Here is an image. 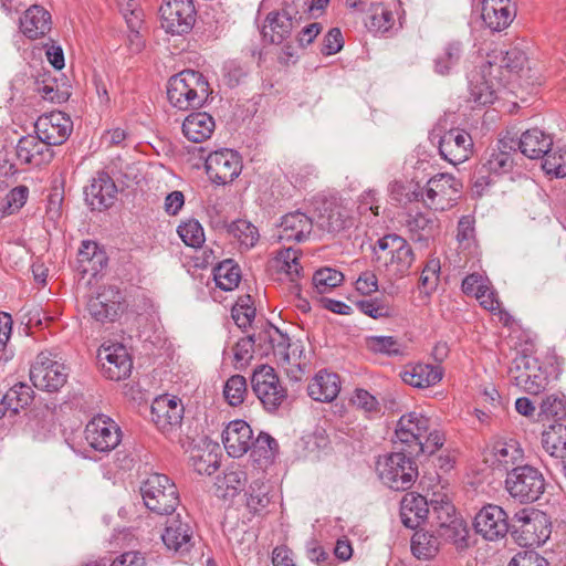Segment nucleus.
Wrapping results in <instances>:
<instances>
[{"label": "nucleus", "instance_id": "1", "mask_svg": "<svg viewBox=\"0 0 566 566\" xmlns=\"http://www.w3.org/2000/svg\"><path fill=\"white\" fill-rule=\"evenodd\" d=\"M490 70H494L496 78L503 88L514 95L527 91L534 83V73L525 52L512 46L509 49L494 48L483 59Z\"/></svg>", "mask_w": 566, "mask_h": 566}, {"label": "nucleus", "instance_id": "2", "mask_svg": "<svg viewBox=\"0 0 566 566\" xmlns=\"http://www.w3.org/2000/svg\"><path fill=\"white\" fill-rule=\"evenodd\" d=\"M377 268L389 282L405 277L415 262V253L408 241L398 234L380 238L373 248Z\"/></svg>", "mask_w": 566, "mask_h": 566}, {"label": "nucleus", "instance_id": "3", "mask_svg": "<svg viewBox=\"0 0 566 566\" xmlns=\"http://www.w3.org/2000/svg\"><path fill=\"white\" fill-rule=\"evenodd\" d=\"M208 93V82L201 73L193 70H185L171 76L167 85L169 103L180 111L201 107Z\"/></svg>", "mask_w": 566, "mask_h": 566}, {"label": "nucleus", "instance_id": "4", "mask_svg": "<svg viewBox=\"0 0 566 566\" xmlns=\"http://www.w3.org/2000/svg\"><path fill=\"white\" fill-rule=\"evenodd\" d=\"M140 492L146 507L160 515L171 514L179 504L177 488L165 474H150L143 482Z\"/></svg>", "mask_w": 566, "mask_h": 566}, {"label": "nucleus", "instance_id": "5", "mask_svg": "<svg viewBox=\"0 0 566 566\" xmlns=\"http://www.w3.org/2000/svg\"><path fill=\"white\" fill-rule=\"evenodd\" d=\"M462 184L453 175L441 172L431 177L420 191V201L430 210L447 211L451 209L461 192Z\"/></svg>", "mask_w": 566, "mask_h": 566}, {"label": "nucleus", "instance_id": "6", "mask_svg": "<svg viewBox=\"0 0 566 566\" xmlns=\"http://www.w3.org/2000/svg\"><path fill=\"white\" fill-rule=\"evenodd\" d=\"M505 489L520 503H531L545 491L543 473L533 465L523 464L511 470L505 479Z\"/></svg>", "mask_w": 566, "mask_h": 566}, {"label": "nucleus", "instance_id": "7", "mask_svg": "<svg viewBox=\"0 0 566 566\" xmlns=\"http://www.w3.org/2000/svg\"><path fill=\"white\" fill-rule=\"evenodd\" d=\"M264 335L272 343L274 355L285 369L287 377L295 381L300 380L306 367V357L302 343L300 340L291 342L277 328L271 327L264 331Z\"/></svg>", "mask_w": 566, "mask_h": 566}, {"label": "nucleus", "instance_id": "8", "mask_svg": "<svg viewBox=\"0 0 566 566\" xmlns=\"http://www.w3.org/2000/svg\"><path fill=\"white\" fill-rule=\"evenodd\" d=\"M69 368L61 359L48 352L40 353L30 369L34 387L49 392L60 390L67 381Z\"/></svg>", "mask_w": 566, "mask_h": 566}, {"label": "nucleus", "instance_id": "9", "mask_svg": "<svg viewBox=\"0 0 566 566\" xmlns=\"http://www.w3.org/2000/svg\"><path fill=\"white\" fill-rule=\"evenodd\" d=\"M377 472L380 480L392 490L408 489L417 476L412 460L403 452L380 458L377 462Z\"/></svg>", "mask_w": 566, "mask_h": 566}, {"label": "nucleus", "instance_id": "10", "mask_svg": "<svg viewBox=\"0 0 566 566\" xmlns=\"http://www.w3.org/2000/svg\"><path fill=\"white\" fill-rule=\"evenodd\" d=\"M512 527L513 532L518 534L522 546H541L551 534L546 514L534 509L516 512Z\"/></svg>", "mask_w": 566, "mask_h": 566}, {"label": "nucleus", "instance_id": "11", "mask_svg": "<svg viewBox=\"0 0 566 566\" xmlns=\"http://www.w3.org/2000/svg\"><path fill=\"white\" fill-rule=\"evenodd\" d=\"M509 373L512 382L531 395H538L549 382L547 370L531 356L516 357Z\"/></svg>", "mask_w": 566, "mask_h": 566}, {"label": "nucleus", "instance_id": "12", "mask_svg": "<svg viewBox=\"0 0 566 566\" xmlns=\"http://www.w3.org/2000/svg\"><path fill=\"white\" fill-rule=\"evenodd\" d=\"M251 386L269 411L276 410L287 397L286 389L281 385L274 368L269 365H260L254 369Z\"/></svg>", "mask_w": 566, "mask_h": 566}, {"label": "nucleus", "instance_id": "13", "mask_svg": "<svg viewBox=\"0 0 566 566\" xmlns=\"http://www.w3.org/2000/svg\"><path fill=\"white\" fill-rule=\"evenodd\" d=\"M205 168L212 184L226 186L240 176L243 164L238 151L223 148L208 155L205 161Z\"/></svg>", "mask_w": 566, "mask_h": 566}, {"label": "nucleus", "instance_id": "14", "mask_svg": "<svg viewBox=\"0 0 566 566\" xmlns=\"http://www.w3.org/2000/svg\"><path fill=\"white\" fill-rule=\"evenodd\" d=\"M93 319L102 324L116 321L124 311V296L118 286L108 284L98 287L87 302Z\"/></svg>", "mask_w": 566, "mask_h": 566}, {"label": "nucleus", "instance_id": "15", "mask_svg": "<svg viewBox=\"0 0 566 566\" xmlns=\"http://www.w3.org/2000/svg\"><path fill=\"white\" fill-rule=\"evenodd\" d=\"M84 436L87 444L101 453H109L122 441L119 426L105 415L93 417L85 427Z\"/></svg>", "mask_w": 566, "mask_h": 566}, {"label": "nucleus", "instance_id": "16", "mask_svg": "<svg viewBox=\"0 0 566 566\" xmlns=\"http://www.w3.org/2000/svg\"><path fill=\"white\" fill-rule=\"evenodd\" d=\"M159 13L161 28L171 34L188 33L196 22L192 0H164Z\"/></svg>", "mask_w": 566, "mask_h": 566}, {"label": "nucleus", "instance_id": "17", "mask_svg": "<svg viewBox=\"0 0 566 566\" xmlns=\"http://www.w3.org/2000/svg\"><path fill=\"white\" fill-rule=\"evenodd\" d=\"M502 90V82L496 78L494 70H490L482 60L469 77L470 99L476 105L484 106L493 103Z\"/></svg>", "mask_w": 566, "mask_h": 566}, {"label": "nucleus", "instance_id": "18", "mask_svg": "<svg viewBox=\"0 0 566 566\" xmlns=\"http://www.w3.org/2000/svg\"><path fill=\"white\" fill-rule=\"evenodd\" d=\"M103 375L111 380H122L132 373L133 363L124 345L103 344L97 353Z\"/></svg>", "mask_w": 566, "mask_h": 566}, {"label": "nucleus", "instance_id": "19", "mask_svg": "<svg viewBox=\"0 0 566 566\" xmlns=\"http://www.w3.org/2000/svg\"><path fill=\"white\" fill-rule=\"evenodd\" d=\"M185 408L176 396L163 395L151 403V420L164 433H169L180 427Z\"/></svg>", "mask_w": 566, "mask_h": 566}, {"label": "nucleus", "instance_id": "20", "mask_svg": "<svg viewBox=\"0 0 566 566\" xmlns=\"http://www.w3.org/2000/svg\"><path fill=\"white\" fill-rule=\"evenodd\" d=\"M473 525L475 532L488 541L503 538L510 530L505 511L494 504L483 506L475 515Z\"/></svg>", "mask_w": 566, "mask_h": 566}, {"label": "nucleus", "instance_id": "21", "mask_svg": "<svg viewBox=\"0 0 566 566\" xmlns=\"http://www.w3.org/2000/svg\"><path fill=\"white\" fill-rule=\"evenodd\" d=\"M296 23L297 11L293 8L285 7L277 11H271L262 27L263 40L271 44H281L290 38Z\"/></svg>", "mask_w": 566, "mask_h": 566}, {"label": "nucleus", "instance_id": "22", "mask_svg": "<svg viewBox=\"0 0 566 566\" xmlns=\"http://www.w3.org/2000/svg\"><path fill=\"white\" fill-rule=\"evenodd\" d=\"M72 129L71 118L62 112L42 115L35 123V133L49 146L62 145L71 135Z\"/></svg>", "mask_w": 566, "mask_h": 566}, {"label": "nucleus", "instance_id": "23", "mask_svg": "<svg viewBox=\"0 0 566 566\" xmlns=\"http://www.w3.org/2000/svg\"><path fill=\"white\" fill-rule=\"evenodd\" d=\"M473 140L465 130L454 128L446 132L439 142L441 157L452 165L461 164L470 158Z\"/></svg>", "mask_w": 566, "mask_h": 566}, {"label": "nucleus", "instance_id": "24", "mask_svg": "<svg viewBox=\"0 0 566 566\" xmlns=\"http://www.w3.org/2000/svg\"><path fill=\"white\" fill-rule=\"evenodd\" d=\"M486 461L493 469L509 473L513 468L523 465L524 450L514 438H499L493 442Z\"/></svg>", "mask_w": 566, "mask_h": 566}, {"label": "nucleus", "instance_id": "25", "mask_svg": "<svg viewBox=\"0 0 566 566\" xmlns=\"http://www.w3.org/2000/svg\"><path fill=\"white\" fill-rule=\"evenodd\" d=\"M429 430L430 419L421 412L411 411L400 417L396 429V437L401 443L407 444L412 450L417 448Z\"/></svg>", "mask_w": 566, "mask_h": 566}, {"label": "nucleus", "instance_id": "26", "mask_svg": "<svg viewBox=\"0 0 566 566\" xmlns=\"http://www.w3.org/2000/svg\"><path fill=\"white\" fill-rule=\"evenodd\" d=\"M161 539L169 551L184 554L192 547V528L179 514L170 516L166 521Z\"/></svg>", "mask_w": 566, "mask_h": 566}, {"label": "nucleus", "instance_id": "27", "mask_svg": "<svg viewBox=\"0 0 566 566\" xmlns=\"http://www.w3.org/2000/svg\"><path fill=\"white\" fill-rule=\"evenodd\" d=\"M117 188L112 178L99 172L92 179L91 184L85 187L84 195L86 203L92 210H104L113 206L116 198Z\"/></svg>", "mask_w": 566, "mask_h": 566}, {"label": "nucleus", "instance_id": "28", "mask_svg": "<svg viewBox=\"0 0 566 566\" xmlns=\"http://www.w3.org/2000/svg\"><path fill=\"white\" fill-rule=\"evenodd\" d=\"M252 439L253 431L243 420L231 421L222 432L224 449L232 458L245 454L251 449Z\"/></svg>", "mask_w": 566, "mask_h": 566}, {"label": "nucleus", "instance_id": "29", "mask_svg": "<svg viewBox=\"0 0 566 566\" xmlns=\"http://www.w3.org/2000/svg\"><path fill=\"white\" fill-rule=\"evenodd\" d=\"M15 153L20 163L35 167L50 163L53 157L51 146L38 134L22 137L18 142Z\"/></svg>", "mask_w": 566, "mask_h": 566}, {"label": "nucleus", "instance_id": "30", "mask_svg": "<svg viewBox=\"0 0 566 566\" xmlns=\"http://www.w3.org/2000/svg\"><path fill=\"white\" fill-rule=\"evenodd\" d=\"M515 15L511 0H483L482 20L492 31H501L510 25Z\"/></svg>", "mask_w": 566, "mask_h": 566}, {"label": "nucleus", "instance_id": "31", "mask_svg": "<svg viewBox=\"0 0 566 566\" xmlns=\"http://www.w3.org/2000/svg\"><path fill=\"white\" fill-rule=\"evenodd\" d=\"M429 515L428 500L416 493H407L400 502V518L409 528L418 527Z\"/></svg>", "mask_w": 566, "mask_h": 566}, {"label": "nucleus", "instance_id": "32", "mask_svg": "<svg viewBox=\"0 0 566 566\" xmlns=\"http://www.w3.org/2000/svg\"><path fill=\"white\" fill-rule=\"evenodd\" d=\"M313 221L305 213L295 211L285 214L279 227V239L282 241H303L312 231Z\"/></svg>", "mask_w": 566, "mask_h": 566}, {"label": "nucleus", "instance_id": "33", "mask_svg": "<svg viewBox=\"0 0 566 566\" xmlns=\"http://www.w3.org/2000/svg\"><path fill=\"white\" fill-rule=\"evenodd\" d=\"M340 390L338 375L326 370H319L307 386L308 396L321 402L333 401Z\"/></svg>", "mask_w": 566, "mask_h": 566}, {"label": "nucleus", "instance_id": "34", "mask_svg": "<svg viewBox=\"0 0 566 566\" xmlns=\"http://www.w3.org/2000/svg\"><path fill=\"white\" fill-rule=\"evenodd\" d=\"M20 30L29 39L45 35L51 30V14L41 6H32L20 19Z\"/></svg>", "mask_w": 566, "mask_h": 566}, {"label": "nucleus", "instance_id": "35", "mask_svg": "<svg viewBox=\"0 0 566 566\" xmlns=\"http://www.w3.org/2000/svg\"><path fill=\"white\" fill-rule=\"evenodd\" d=\"M552 146V136L538 128L527 129L521 135L518 142L521 153L530 159L544 158Z\"/></svg>", "mask_w": 566, "mask_h": 566}, {"label": "nucleus", "instance_id": "36", "mask_svg": "<svg viewBox=\"0 0 566 566\" xmlns=\"http://www.w3.org/2000/svg\"><path fill=\"white\" fill-rule=\"evenodd\" d=\"M214 128L213 117L206 112L191 113L182 123L185 137L193 143H202L209 139Z\"/></svg>", "mask_w": 566, "mask_h": 566}, {"label": "nucleus", "instance_id": "37", "mask_svg": "<svg viewBox=\"0 0 566 566\" xmlns=\"http://www.w3.org/2000/svg\"><path fill=\"white\" fill-rule=\"evenodd\" d=\"M406 226L413 241L427 244L438 231L439 220L433 214L416 212L409 214Z\"/></svg>", "mask_w": 566, "mask_h": 566}, {"label": "nucleus", "instance_id": "38", "mask_svg": "<svg viewBox=\"0 0 566 566\" xmlns=\"http://www.w3.org/2000/svg\"><path fill=\"white\" fill-rule=\"evenodd\" d=\"M402 380L416 388L434 386L442 379V369L429 364H417L403 370Z\"/></svg>", "mask_w": 566, "mask_h": 566}, {"label": "nucleus", "instance_id": "39", "mask_svg": "<svg viewBox=\"0 0 566 566\" xmlns=\"http://www.w3.org/2000/svg\"><path fill=\"white\" fill-rule=\"evenodd\" d=\"M245 507L253 516H264L271 503L270 486L262 480L256 479L250 483L244 492Z\"/></svg>", "mask_w": 566, "mask_h": 566}, {"label": "nucleus", "instance_id": "40", "mask_svg": "<svg viewBox=\"0 0 566 566\" xmlns=\"http://www.w3.org/2000/svg\"><path fill=\"white\" fill-rule=\"evenodd\" d=\"M77 261L83 273L96 275L107 264L105 252L94 241H83L78 250Z\"/></svg>", "mask_w": 566, "mask_h": 566}, {"label": "nucleus", "instance_id": "41", "mask_svg": "<svg viewBox=\"0 0 566 566\" xmlns=\"http://www.w3.org/2000/svg\"><path fill=\"white\" fill-rule=\"evenodd\" d=\"M515 148L506 142L500 140L497 148L492 149L482 164L494 176L507 174L514 166L513 153Z\"/></svg>", "mask_w": 566, "mask_h": 566}, {"label": "nucleus", "instance_id": "42", "mask_svg": "<svg viewBox=\"0 0 566 566\" xmlns=\"http://www.w3.org/2000/svg\"><path fill=\"white\" fill-rule=\"evenodd\" d=\"M349 219L345 207L337 203H328L319 212L316 220L317 226L327 232H338L347 227Z\"/></svg>", "mask_w": 566, "mask_h": 566}, {"label": "nucleus", "instance_id": "43", "mask_svg": "<svg viewBox=\"0 0 566 566\" xmlns=\"http://www.w3.org/2000/svg\"><path fill=\"white\" fill-rule=\"evenodd\" d=\"M542 446L552 457L557 459L566 458V426L555 423L545 429L542 433Z\"/></svg>", "mask_w": 566, "mask_h": 566}, {"label": "nucleus", "instance_id": "44", "mask_svg": "<svg viewBox=\"0 0 566 566\" xmlns=\"http://www.w3.org/2000/svg\"><path fill=\"white\" fill-rule=\"evenodd\" d=\"M250 450L254 462L260 467H268L279 452V443L269 433L261 432L255 440L252 439Z\"/></svg>", "mask_w": 566, "mask_h": 566}, {"label": "nucleus", "instance_id": "45", "mask_svg": "<svg viewBox=\"0 0 566 566\" xmlns=\"http://www.w3.org/2000/svg\"><path fill=\"white\" fill-rule=\"evenodd\" d=\"M462 54L463 45L460 41L448 42L433 61L434 72L439 75L450 74L451 70L460 62Z\"/></svg>", "mask_w": 566, "mask_h": 566}, {"label": "nucleus", "instance_id": "46", "mask_svg": "<svg viewBox=\"0 0 566 566\" xmlns=\"http://www.w3.org/2000/svg\"><path fill=\"white\" fill-rule=\"evenodd\" d=\"M247 480V473L242 469L227 471L222 478L217 480V495L222 499L234 497L243 489Z\"/></svg>", "mask_w": 566, "mask_h": 566}, {"label": "nucleus", "instance_id": "47", "mask_svg": "<svg viewBox=\"0 0 566 566\" xmlns=\"http://www.w3.org/2000/svg\"><path fill=\"white\" fill-rule=\"evenodd\" d=\"M411 553L417 559L429 560L439 552L440 541L426 531H417L411 537Z\"/></svg>", "mask_w": 566, "mask_h": 566}, {"label": "nucleus", "instance_id": "48", "mask_svg": "<svg viewBox=\"0 0 566 566\" xmlns=\"http://www.w3.org/2000/svg\"><path fill=\"white\" fill-rule=\"evenodd\" d=\"M217 286L223 291H232L241 280L240 268L232 260H224L213 270Z\"/></svg>", "mask_w": 566, "mask_h": 566}, {"label": "nucleus", "instance_id": "49", "mask_svg": "<svg viewBox=\"0 0 566 566\" xmlns=\"http://www.w3.org/2000/svg\"><path fill=\"white\" fill-rule=\"evenodd\" d=\"M120 11L129 29L128 46L133 52H139L144 46V41L139 33L143 25V12L135 8H123Z\"/></svg>", "mask_w": 566, "mask_h": 566}, {"label": "nucleus", "instance_id": "50", "mask_svg": "<svg viewBox=\"0 0 566 566\" xmlns=\"http://www.w3.org/2000/svg\"><path fill=\"white\" fill-rule=\"evenodd\" d=\"M259 340L269 339L264 332L259 333L258 337L255 335H249L247 337L240 338L234 347H233V356H234V367L235 369L245 368L251 359L253 358L254 344Z\"/></svg>", "mask_w": 566, "mask_h": 566}, {"label": "nucleus", "instance_id": "51", "mask_svg": "<svg viewBox=\"0 0 566 566\" xmlns=\"http://www.w3.org/2000/svg\"><path fill=\"white\" fill-rule=\"evenodd\" d=\"M298 258V251L292 248L281 250L275 258L276 269L285 273L291 282H295L301 275Z\"/></svg>", "mask_w": 566, "mask_h": 566}, {"label": "nucleus", "instance_id": "52", "mask_svg": "<svg viewBox=\"0 0 566 566\" xmlns=\"http://www.w3.org/2000/svg\"><path fill=\"white\" fill-rule=\"evenodd\" d=\"M228 232L245 249L254 247L260 237L258 229L247 220L233 221Z\"/></svg>", "mask_w": 566, "mask_h": 566}, {"label": "nucleus", "instance_id": "53", "mask_svg": "<svg viewBox=\"0 0 566 566\" xmlns=\"http://www.w3.org/2000/svg\"><path fill=\"white\" fill-rule=\"evenodd\" d=\"M9 410L17 413L20 409L27 407L33 400V390L23 382L15 384L4 395Z\"/></svg>", "mask_w": 566, "mask_h": 566}, {"label": "nucleus", "instance_id": "54", "mask_svg": "<svg viewBox=\"0 0 566 566\" xmlns=\"http://www.w3.org/2000/svg\"><path fill=\"white\" fill-rule=\"evenodd\" d=\"M438 536L447 542L459 544L465 541L468 535L467 526L459 517L449 521H441L437 528Z\"/></svg>", "mask_w": 566, "mask_h": 566}, {"label": "nucleus", "instance_id": "55", "mask_svg": "<svg viewBox=\"0 0 566 566\" xmlns=\"http://www.w3.org/2000/svg\"><path fill=\"white\" fill-rule=\"evenodd\" d=\"M28 195L25 186L13 188L0 202V218L18 212L25 205Z\"/></svg>", "mask_w": 566, "mask_h": 566}, {"label": "nucleus", "instance_id": "56", "mask_svg": "<svg viewBox=\"0 0 566 566\" xmlns=\"http://www.w3.org/2000/svg\"><path fill=\"white\" fill-rule=\"evenodd\" d=\"M313 286L317 293L323 294L332 290L333 287L338 286L343 280L344 275L342 272L331 269L324 268L317 270L313 275Z\"/></svg>", "mask_w": 566, "mask_h": 566}, {"label": "nucleus", "instance_id": "57", "mask_svg": "<svg viewBox=\"0 0 566 566\" xmlns=\"http://www.w3.org/2000/svg\"><path fill=\"white\" fill-rule=\"evenodd\" d=\"M538 416L544 419L566 418V398L555 394L547 396L539 406Z\"/></svg>", "mask_w": 566, "mask_h": 566}, {"label": "nucleus", "instance_id": "58", "mask_svg": "<svg viewBox=\"0 0 566 566\" xmlns=\"http://www.w3.org/2000/svg\"><path fill=\"white\" fill-rule=\"evenodd\" d=\"M366 346L374 353L397 356L402 354L401 345L392 336H369L366 338Z\"/></svg>", "mask_w": 566, "mask_h": 566}, {"label": "nucleus", "instance_id": "59", "mask_svg": "<svg viewBox=\"0 0 566 566\" xmlns=\"http://www.w3.org/2000/svg\"><path fill=\"white\" fill-rule=\"evenodd\" d=\"M543 170L557 178L566 176V149H552L544 156Z\"/></svg>", "mask_w": 566, "mask_h": 566}, {"label": "nucleus", "instance_id": "60", "mask_svg": "<svg viewBox=\"0 0 566 566\" xmlns=\"http://www.w3.org/2000/svg\"><path fill=\"white\" fill-rule=\"evenodd\" d=\"M234 323L240 328H247L255 317V308L252 306L250 295L241 296L232 307L231 312Z\"/></svg>", "mask_w": 566, "mask_h": 566}, {"label": "nucleus", "instance_id": "61", "mask_svg": "<svg viewBox=\"0 0 566 566\" xmlns=\"http://www.w3.org/2000/svg\"><path fill=\"white\" fill-rule=\"evenodd\" d=\"M434 496L429 501V515L436 520L437 526H440L441 521L457 518L455 509L448 497L446 495Z\"/></svg>", "mask_w": 566, "mask_h": 566}, {"label": "nucleus", "instance_id": "62", "mask_svg": "<svg viewBox=\"0 0 566 566\" xmlns=\"http://www.w3.org/2000/svg\"><path fill=\"white\" fill-rule=\"evenodd\" d=\"M247 394V380L241 375L231 376L223 389V395L226 400L231 406H239L243 402Z\"/></svg>", "mask_w": 566, "mask_h": 566}, {"label": "nucleus", "instance_id": "63", "mask_svg": "<svg viewBox=\"0 0 566 566\" xmlns=\"http://www.w3.org/2000/svg\"><path fill=\"white\" fill-rule=\"evenodd\" d=\"M180 239L191 248H200L205 242L203 228L197 220H189L178 227Z\"/></svg>", "mask_w": 566, "mask_h": 566}, {"label": "nucleus", "instance_id": "64", "mask_svg": "<svg viewBox=\"0 0 566 566\" xmlns=\"http://www.w3.org/2000/svg\"><path fill=\"white\" fill-rule=\"evenodd\" d=\"M395 24V17L392 11L384 6L382 3H377L373 6V11L370 15V28L377 32H387Z\"/></svg>", "mask_w": 566, "mask_h": 566}]
</instances>
